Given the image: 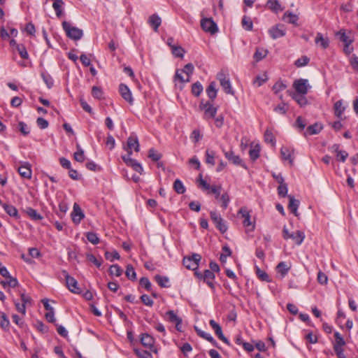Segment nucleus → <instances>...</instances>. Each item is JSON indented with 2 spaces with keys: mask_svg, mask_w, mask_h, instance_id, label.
<instances>
[{
  "mask_svg": "<svg viewBox=\"0 0 358 358\" xmlns=\"http://www.w3.org/2000/svg\"><path fill=\"white\" fill-rule=\"evenodd\" d=\"M268 54V50L264 48H257L255 54L254 59L256 62H259L262 59H264Z\"/></svg>",
  "mask_w": 358,
  "mask_h": 358,
  "instance_id": "473e14b6",
  "label": "nucleus"
},
{
  "mask_svg": "<svg viewBox=\"0 0 358 358\" xmlns=\"http://www.w3.org/2000/svg\"><path fill=\"white\" fill-rule=\"evenodd\" d=\"M148 157L154 162H157L162 158V155L157 152L154 148H151L148 151Z\"/></svg>",
  "mask_w": 358,
  "mask_h": 358,
  "instance_id": "8fccbe9b",
  "label": "nucleus"
},
{
  "mask_svg": "<svg viewBox=\"0 0 358 358\" xmlns=\"http://www.w3.org/2000/svg\"><path fill=\"white\" fill-rule=\"evenodd\" d=\"M16 49L22 59H27L29 57L27 49L23 45H17Z\"/></svg>",
  "mask_w": 358,
  "mask_h": 358,
  "instance_id": "13d9d810",
  "label": "nucleus"
},
{
  "mask_svg": "<svg viewBox=\"0 0 358 358\" xmlns=\"http://www.w3.org/2000/svg\"><path fill=\"white\" fill-rule=\"evenodd\" d=\"M105 258L107 260L113 262L115 259H119L120 258V256L117 251H113V252H108L107 251L105 252Z\"/></svg>",
  "mask_w": 358,
  "mask_h": 358,
  "instance_id": "3c124183",
  "label": "nucleus"
},
{
  "mask_svg": "<svg viewBox=\"0 0 358 358\" xmlns=\"http://www.w3.org/2000/svg\"><path fill=\"white\" fill-rule=\"evenodd\" d=\"M171 51H172V54L175 57H180V58H182L185 53V50L181 46H177V45L172 46Z\"/></svg>",
  "mask_w": 358,
  "mask_h": 358,
  "instance_id": "a18cd8bd",
  "label": "nucleus"
},
{
  "mask_svg": "<svg viewBox=\"0 0 358 358\" xmlns=\"http://www.w3.org/2000/svg\"><path fill=\"white\" fill-rule=\"evenodd\" d=\"M62 28L64 30L66 36L74 41L80 39L83 36L82 29L73 26L70 22L64 21L62 22Z\"/></svg>",
  "mask_w": 358,
  "mask_h": 358,
  "instance_id": "f257e3e1",
  "label": "nucleus"
},
{
  "mask_svg": "<svg viewBox=\"0 0 358 358\" xmlns=\"http://www.w3.org/2000/svg\"><path fill=\"white\" fill-rule=\"evenodd\" d=\"M210 218L215 224L216 228L222 233L224 234L227 230V224L221 215L215 211L210 212Z\"/></svg>",
  "mask_w": 358,
  "mask_h": 358,
  "instance_id": "9d476101",
  "label": "nucleus"
},
{
  "mask_svg": "<svg viewBox=\"0 0 358 358\" xmlns=\"http://www.w3.org/2000/svg\"><path fill=\"white\" fill-rule=\"evenodd\" d=\"M155 280H156V282L158 283V285L161 287H171L169 278L166 276L156 275L155 276Z\"/></svg>",
  "mask_w": 358,
  "mask_h": 358,
  "instance_id": "a878e982",
  "label": "nucleus"
},
{
  "mask_svg": "<svg viewBox=\"0 0 358 358\" xmlns=\"http://www.w3.org/2000/svg\"><path fill=\"white\" fill-rule=\"evenodd\" d=\"M268 33L273 39H277L285 35V29L283 24H277L272 27Z\"/></svg>",
  "mask_w": 358,
  "mask_h": 358,
  "instance_id": "2eb2a0df",
  "label": "nucleus"
},
{
  "mask_svg": "<svg viewBox=\"0 0 358 358\" xmlns=\"http://www.w3.org/2000/svg\"><path fill=\"white\" fill-rule=\"evenodd\" d=\"M238 215H241L243 219V224L246 227V230L248 231H254L255 227V223L251 221V216L248 210L245 207H242L239 209Z\"/></svg>",
  "mask_w": 358,
  "mask_h": 358,
  "instance_id": "423d86ee",
  "label": "nucleus"
},
{
  "mask_svg": "<svg viewBox=\"0 0 358 358\" xmlns=\"http://www.w3.org/2000/svg\"><path fill=\"white\" fill-rule=\"evenodd\" d=\"M323 128L321 123L316 122L307 127L305 135H314L319 134Z\"/></svg>",
  "mask_w": 358,
  "mask_h": 358,
  "instance_id": "b1692460",
  "label": "nucleus"
},
{
  "mask_svg": "<svg viewBox=\"0 0 358 358\" xmlns=\"http://www.w3.org/2000/svg\"><path fill=\"white\" fill-rule=\"evenodd\" d=\"M287 191L288 189L287 184L285 183V182L282 183H280V185L278 187V193L279 196L285 197L287 196Z\"/></svg>",
  "mask_w": 358,
  "mask_h": 358,
  "instance_id": "603ef678",
  "label": "nucleus"
},
{
  "mask_svg": "<svg viewBox=\"0 0 358 358\" xmlns=\"http://www.w3.org/2000/svg\"><path fill=\"white\" fill-rule=\"evenodd\" d=\"M282 20L286 21L287 22L297 26V21L299 20V16L296 14H294L289 11H286L282 17Z\"/></svg>",
  "mask_w": 358,
  "mask_h": 358,
  "instance_id": "5701e85b",
  "label": "nucleus"
},
{
  "mask_svg": "<svg viewBox=\"0 0 358 358\" xmlns=\"http://www.w3.org/2000/svg\"><path fill=\"white\" fill-rule=\"evenodd\" d=\"M282 236L285 240L289 238L293 240L298 245H300L303 243L306 237L304 233L301 231H296L292 233H289L286 227H283Z\"/></svg>",
  "mask_w": 358,
  "mask_h": 358,
  "instance_id": "f03ea898",
  "label": "nucleus"
},
{
  "mask_svg": "<svg viewBox=\"0 0 358 358\" xmlns=\"http://www.w3.org/2000/svg\"><path fill=\"white\" fill-rule=\"evenodd\" d=\"M280 153H281L282 159L288 161L290 164H293V162H294V157H293L294 150H293V149H292L289 147L283 146L280 149Z\"/></svg>",
  "mask_w": 358,
  "mask_h": 358,
  "instance_id": "6ab92c4d",
  "label": "nucleus"
},
{
  "mask_svg": "<svg viewBox=\"0 0 358 358\" xmlns=\"http://www.w3.org/2000/svg\"><path fill=\"white\" fill-rule=\"evenodd\" d=\"M268 80L266 74L264 73L262 76H257L254 80V84L257 85V87L262 86Z\"/></svg>",
  "mask_w": 358,
  "mask_h": 358,
  "instance_id": "5fc2aeb1",
  "label": "nucleus"
},
{
  "mask_svg": "<svg viewBox=\"0 0 358 358\" xmlns=\"http://www.w3.org/2000/svg\"><path fill=\"white\" fill-rule=\"evenodd\" d=\"M140 341L141 344L144 347L149 348L151 351L155 353L157 352V349L155 348L154 345L155 339L151 335L147 333L142 334L141 336Z\"/></svg>",
  "mask_w": 358,
  "mask_h": 358,
  "instance_id": "ddd939ff",
  "label": "nucleus"
},
{
  "mask_svg": "<svg viewBox=\"0 0 358 358\" xmlns=\"http://www.w3.org/2000/svg\"><path fill=\"white\" fill-rule=\"evenodd\" d=\"M194 69V66L191 63H188L184 66L181 71L186 73L187 77L189 79L190 75L193 73Z\"/></svg>",
  "mask_w": 358,
  "mask_h": 358,
  "instance_id": "e2e57ef3",
  "label": "nucleus"
},
{
  "mask_svg": "<svg viewBox=\"0 0 358 358\" xmlns=\"http://www.w3.org/2000/svg\"><path fill=\"white\" fill-rule=\"evenodd\" d=\"M216 83L211 82L208 87L206 88V94L210 99L213 101L217 96Z\"/></svg>",
  "mask_w": 358,
  "mask_h": 358,
  "instance_id": "cd10ccee",
  "label": "nucleus"
},
{
  "mask_svg": "<svg viewBox=\"0 0 358 358\" xmlns=\"http://www.w3.org/2000/svg\"><path fill=\"white\" fill-rule=\"evenodd\" d=\"M209 324L211 327V328L213 329L215 334L218 337V338L220 340H221L222 342H224V343H226L227 345H230L229 341L223 334L221 326L217 322H216L214 320H210L209 321Z\"/></svg>",
  "mask_w": 358,
  "mask_h": 358,
  "instance_id": "f8f14e48",
  "label": "nucleus"
},
{
  "mask_svg": "<svg viewBox=\"0 0 358 358\" xmlns=\"http://www.w3.org/2000/svg\"><path fill=\"white\" fill-rule=\"evenodd\" d=\"M288 198L289 199L288 208L292 213H293L295 215H297V209L299 206V201L295 199L292 196L289 195Z\"/></svg>",
  "mask_w": 358,
  "mask_h": 358,
  "instance_id": "bb28decb",
  "label": "nucleus"
},
{
  "mask_svg": "<svg viewBox=\"0 0 358 358\" xmlns=\"http://www.w3.org/2000/svg\"><path fill=\"white\" fill-rule=\"evenodd\" d=\"M64 5V1L60 0V2L54 1L52 4V7L56 13V15L58 17H60L62 15V6Z\"/></svg>",
  "mask_w": 358,
  "mask_h": 358,
  "instance_id": "de8ad7c7",
  "label": "nucleus"
},
{
  "mask_svg": "<svg viewBox=\"0 0 358 358\" xmlns=\"http://www.w3.org/2000/svg\"><path fill=\"white\" fill-rule=\"evenodd\" d=\"M241 24H242L243 27L246 31H251L252 29L253 23H252V21L250 19V17L245 16V15L243 16L242 21H241Z\"/></svg>",
  "mask_w": 358,
  "mask_h": 358,
  "instance_id": "58836bf2",
  "label": "nucleus"
},
{
  "mask_svg": "<svg viewBox=\"0 0 358 358\" xmlns=\"http://www.w3.org/2000/svg\"><path fill=\"white\" fill-rule=\"evenodd\" d=\"M201 256L199 254H192V256L185 257L182 262L183 265L190 270H196L199 267V262H201Z\"/></svg>",
  "mask_w": 358,
  "mask_h": 358,
  "instance_id": "39448f33",
  "label": "nucleus"
},
{
  "mask_svg": "<svg viewBox=\"0 0 358 358\" xmlns=\"http://www.w3.org/2000/svg\"><path fill=\"white\" fill-rule=\"evenodd\" d=\"M264 140L266 143H271L272 145H274L275 143V139L273 134V133L269 131L266 130L264 133Z\"/></svg>",
  "mask_w": 358,
  "mask_h": 358,
  "instance_id": "864d4df0",
  "label": "nucleus"
},
{
  "mask_svg": "<svg viewBox=\"0 0 358 358\" xmlns=\"http://www.w3.org/2000/svg\"><path fill=\"white\" fill-rule=\"evenodd\" d=\"M123 271L121 267L117 264H113L110 266L109 268V273L111 275L119 277L122 275Z\"/></svg>",
  "mask_w": 358,
  "mask_h": 358,
  "instance_id": "ea45409f",
  "label": "nucleus"
},
{
  "mask_svg": "<svg viewBox=\"0 0 358 358\" xmlns=\"http://www.w3.org/2000/svg\"><path fill=\"white\" fill-rule=\"evenodd\" d=\"M201 27L202 29L212 35L218 32V27L212 17H203L201 20Z\"/></svg>",
  "mask_w": 358,
  "mask_h": 358,
  "instance_id": "7ed1b4c3",
  "label": "nucleus"
},
{
  "mask_svg": "<svg viewBox=\"0 0 358 358\" xmlns=\"http://www.w3.org/2000/svg\"><path fill=\"white\" fill-rule=\"evenodd\" d=\"M3 208L10 217H14L15 218L19 217L17 210L15 206L4 203L3 204Z\"/></svg>",
  "mask_w": 358,
  "mask_h": 358,
  "instance_id": "c85d7f7f",
  "label": "nucleus"
},
{
  "mask_svg": "<svg viewBox=\"0 0 358 358\" xmlns=\"http://www.w3.org/2000/svg\"><path fill=\"white\" fill-rule=\"evenodd\" d=\"M305 95L306 94L295 93L293 94L292 98L300 106H305L308 103V100Z\"/></svg>",
  "mask_w": 358,
  "mask_h": 358,
  "instance_id": "c756f323",
  "label": "nucleus"
},
{
  "mask_svg": "<svg viewBox=\"0 0 358 358\" xmlns=\"http://www.w3.org/2000/svg\"><path fill=\"white\" fill-rule=\"evenodd\" d=\"M41 77L48 88L50 89L54 85V80L52 76L50 74L43 72L41 73Z\"/></svg>",
  "mask_w": 358,
  "mask_h": 358,
  "instance_id": "79ce46f5",
  "label": "nucleus"
},
{
  "mask_svg": "<svg viewBox=\"0 0 358 358\" xmlns=\"http://www.w3.org/2000/svg\"><path fill=\"white\" fill-rule=\"evenodd\" d=\"M266 6L271 11L275 13L284 10L278 0H268Z\"/></svg>",
  "mask_w": 358,
  "mask_h": 358,
  "instance_id": "4be33fe9",
  "label": "nucleus"
},
{
  "mask_svg": "<svg viewBox=\"0 0 358 358\" xmlns=\"http://www.w3.org/2000/svg\"><path fill=\"white\" fill-rule=\"evenodd\" d=\"M125 275L128 278V279H129L131 280H136V271H135L134 267L130 264L127 265V266Z\"/></svg>",
  "mask_w": 358,
  "mask_h": 358,
  "instance_id": "37998d69",
  "label": "nucleus"
},
{
  "mask_svg": "<svg viewBox=\"0 0 358 358\" xmlns=\"http://www.w3.org/2000/svg\"><path fill=\"white\" fill-rule=\"evenodd\" d=\"M315 42L317 45H320L322 48L326 49L329 46V40L324 38L322 34L317 33L315 37Z\"/></svg>",
  "mask_w": 358,
  "mask_h": 358,
  "instance_id": "393cba45",
  "label": "nucleus"
},
{
  "mask_svg": "<svg viewBox=\"0 0 358 358\" xmlns=\"http://www.w3.org/2000/svg\"><path fill=\"white\" fill-rule=\"evenodd\" d=\"M134 149V151L138 152L140 150L138 137L135 134H131L127 139V148L126 150H131Z\"/></svg>",
  "mask_w": 358,
  "mask_h": 358,
  "instance_id": "a211bd4d",
  "label": "nucleus"
},
{
  "mask_svg": "<svg viewBox=\"0 0 358 358\" xmlns=\"http://www.w3.org/2000/svg\"><path fill=\"white\" fill-rule=\"evenodd\" d=\"M309 62V58L306 56H303L301 58H299L295 62V65L297 67H302L308 64Z\"/></svg>",
  "mask_w": 358,
  "mask_h": 358,
  "instance_id": "680f3d73",
  "label": "nucleus"
},
{
  "mask_svg": "<svg viewBox=\"0 0 358 358\" xmlns=\"http://www.w3.org/2000/svg\"><path fill=\"white\" fill-rule=\"evenodd\" d=\"M166 318L169 322L176 324L178 331H182V319L173 310H168L166 313Z\"/></svg>",
  "mask_w": 358,
  "mask_h": 358,
  "instance_id": "4468645a",
  "label": "nucleus"
},
{
  "mask_svg": "<svg viewBox=\"0 0 358 358\" xmlns=\"http://www.w3.org/2000/svg\"><path fill=\"white\" fill-rule=\"evenodd\" d=\"M26 213L33 220H41L43 219V216L41 215H40L34 208H27L26 209Z\"/></svg>",
  "mask_w": 358,
  "mask_h": 358,
  "instance_id": "4c0bfd02",
  "label": "nucleus"
},
{
  "mask_svg": "<svg viewBox=\"0 0 358 358\" xmlns=\"http://www.w3.org/2000/svg\"><path fill=\"white\" fill-rule=\"evenodd\" d=\"M203 87L201 83L199 81L194 83L192 85V93L195 96H199L203 92Z\"/></svg>",
  "mask_w": 358,
  "mask_h": 358,
  "instance_id": "2f4dec72",
  "label": "nucleus"
},
{
  "mask_svg": "<svg viewBox=\"0 0 358 358\" xmlns=\"http://www.w3.org/2000/svg\"><path fill=\"white\" fill-rule=\"evenodd\" d=\"M310 87L311 86L307 79L299 78L295 80L293 83V88L297 94H306Z\"/></svg>",
  "mask_w": 358,
  "mask_h": 358,
  "instance_id": "0eeeda50",
  "label": "nucleus"
},
{
  "mask_svg": "<svg viewBox=\"0 0 358 358\" xmlns=\"http://www.w3.org/2000/svg\"><path fill=\"white\" fill-rule=\"evenodd\" d=\"M206 162L207 164L214 166L215 164V152L207 150L206 151Z\"/></svg>",
  "mask_w": 358,
  "mask_h": 358,
  "instance_id": "09e8293b",
  "label": "nucleus"
},
{
  "mask_svg": "<svg viewBox=\"0 0 358 358\" xmlns=\"http://www.w3.org/2000/svg\"><path fill=\"white\" fill-rule=\"evenodd\" d=\"M199 108L201 110L204 112V119L209 120L211 118H214L217 112V108L213 106V105L210 101H204L202 100L200 102Z\"/></svg>",
  "mask_w": 358,
  "mask_h": 358,
  "instance_id": "20e7f679",
  "label": "nucleus"
},
{
  "mask_svg": "<svg viewBox=\"0 0 358 358\" xmlns=\"http://www.w3.org/2000/svg\"><path fill=\"white\" fill-rule=\"evenodd\" d=\"M76 147L77 151L74 153V159L78 162H83L85 160L84 151L78 144Z\"/></svg>",
  "mask_w": 358,
  "mask_h": 358,
  "instance_id": "c03bdc74",
  "label": "nucleus"
},
{
  "mask_svg": "<svg viewBox=\"0 0 358 358\" xmlns=\"http://www.w3.org/2000/svg\"><path fill=\"white\" fill-rule=\"evenodd\" d=\"M141 300L143 304L150 307H152L154 304L153 300L147 294H143L141 296Z\"/></svg>",
  "mask_w": 358,
  "mask_h": 358,
  "instance_id": "774afa93",
  "label": "nucleus"
},
{
  "mask_svg": "<svg viewBox=\"0 0 358 358\" xmlns=\"http://www.w3.org/2000/svg\"><path fill=\"white\" fill-rule=\"evenodd\" d=\"M86 257L87 259L92 262L93 264H94V265L99 268L101 266V264H102V260H99V259H97L94 255H93L92 254H87L86 255Z\"/></svg>",
  "mask_w": 358,
  "mask_h": 358,
  "instance_id": "052dcab7",
  "label": "nucleus"
},
{
  "mask_svg": "<svg viewBox=\"0 0 358 358\" xmlns=\"http://www.w3.org/2000/svg\"><path fill=\"white\" fill-rule=\"evenodd\" d=\"M335 115L340 117L343 113L345 108L343 106L342 100H338L334 103Z\"/></svg>",
  "mask_w": 358,
  "mask_h": 358,
  "instance_id": "72a5a7b5",
  "label": "nucleus"
},
{
  "mask_svg": "<svg viewBox=\"0 0 358 358\" xmlns=\"http://www.w3.org/2000/svg\"><path fill=\"white\" fill-rule=\"evenodd\" d=\"M173 189L174 190L180 194H184L185 192V187L183 185L182 181L180 179H176L173 182Z\"/></svg>",
  "mask_w": 358,
  "mask_h": 358,
  "instance_id": "e433bc0d",
  "label": "nucleus"
},
{
  "mask_svg": "<svg viewBox=\"0 0 358 358\" xmlns=\"http://www.w3.org/2000/svg\"><path fill=\"white\" fill-rule=\"evenodd\" d=\"M287 87V85L284 84L282 81H278L274 84L273 86V90L275 94L284 90Z\"/></svg>",
  "mask_w": 358,
  "mask_h": 358,
  "instance_id": "bf43d9fd",
  "label": "nucleus"
},
{
  "mask_svg": "<svg viewBox=\"0 0 358 358\" xmlns=\"http://www.w3.org/2000/svg\"><path fill=\"white\" fill-rule=\"evenodd\" d=\"M0 327L4 331H8L10 327V322L5 313H1L0 315Z\"/></svg>",
  "mask_w": 358,
  "mask_h": 358,
  "instance_id": "f704fd0d",
  "label": "nucleus"
},
{
  "mask_svg": "<svg viewBox=\"0 0 358 358\" xmlns=\"http://www.w3.org/2000/svg\"><path fill=\"white\" fill-rule=\"evenodd\" d=\"M217 78L220 80V85L225 93L232 95L234 94V91L231 87L229 78L227 75L221 71L217 73Z\"/></svg>",
  "mask_w": 358,
  "mask_h": 358,
  "instance_id": "1a4fd4ad",
  "label": "nucleus"
},
{
  "mask_svg": "<svg viewBox=\"0 0 358 358\" xmlns=\"http://www.w3.org/2000/svg\"><path fill=\"white\" fill-rule=\"evenodd\" d=\"M62 275L66 280V284L69 291L75 294H79L80 292V289L78 286L77 280L74 278L71 277L65 270L62 271Z\"/></svg>",
  "mask_w": 358,
  "mask_h": 358,
  "instance_id": "6e6552de",
  "label": "nucleus"
},
{
  "mask_svg": "<svg viewBox=\"0 0 358 358\" xmlns=\"http://www.w3.org/2000/svg\"><path fill=\"white\" fill-rule=\"evenodd\" d=\"M259 152H260V146L259 145H255L252 147H251L250 151H249V155L250 159L252 161L256 160L259 157Z\"/></svg>",
  "mask_w": 358,
  "mask_h": 358,
  "instance_id": "c9c22d12",
  "label": "nucleus"
},
{
  "mask_svg": "<svg viewBox=\"0 0 358 358\" xmlns=\"http://www.w3.org/2000/svg\"><path fill=\"white\" fill-rule=\"evenodd\" d=\"M224 155L225 157L233 164L236 166H241V167L247 169V166L245 165V164L243 162L242 159L238 155H235L234 151H224Z\"/></svg>",
  "mask_w": 358,
  "mask_h": 358,
  "instance_id": "9b49d317",
  "label": "nucleus"
},
{
  "mask_svg": "<svg viewBox=\"0 0 358 358\" xmlns=\"http://www.w3.org/2000/svg\"><path fill=\"white\" fill-rule=\"evenodd\" d=\"M92 94L94 98L101 99L103 96V92L100 87L94 86L92 89Z\"/></svg>",
  "mask_w": 358,
  "mask_h": 358,
  "instance_id": "69168bd1",
  "label": "nucleus"
},
{
  "mask_svg": "<svg viewBox=\"0 0 358 358\" xmlns=\"http://www.w3.org/2000/svg\"><path fill=\"white\" fill-rule=\"evenodd\" d=\"M140 285L145 287V289L149 291L151 289V282L149 279L146 277H143L140 279L139 281Z\"/></svg>",
  "mask_w": 358,
  "mask_h": 358,
  "instance_id": "338daca9",
  "label": "nucleus"
},
{
  "mask_svg": "<svg viewBox=\"0 0 358 358\" xmlns=\"http://www.w3.org/2000/svg\"><path fill=\"white\" fill-rule=\"evenodd\" d=\"M256 273H257V275L258 276V278L261 280H263L265 282L270 281L268 275L265 271L261 270L259 268H257Z\"/></svg>",
  "mask_w": 358,
  "mask_h": 358,
  "instance_id": "6e6d98bb",
  "label": "nucleus"
},
{
  "mask_svg": "<svg viewBox=\"0 0 358 358\" xmlns=\"http://www.w3.org/2000/svg\"><path fill=\"white\" fill-rule=\"evenodd\" d=\"M86 238L87 241L93 245H97L100 242L99 238L94 232H87L86 234Z\"/></svg>",
  "mask_w": 358,
  "mask_h": 358,
  "instance_id": "49530a36",
  "label": "nucleus"
},
{
  "mask_svg": "<svg viewBox=\"0 0 358 358\" xmlns=\"http://www.w3.org/2000/svg\"><path fill=\"white\" fill-rule=\"evenodd\" d=\"M334 337L336 338V344L334 345V347L342 348L345 344V342L343 338L341 336V335L338 332H336L334 334Z\"/></svg>",
  "mask_w": 358,
  "mask_h": 358,
  "instance_id": "4d7b16f0",
  "label": "nucleus"
},
{
  "mask_svg": "<svg viewBox=\"0 0 358 358\" xmlns=\"http://www.w3.org/2000/svg\"><path fill=\"white\" fill-rule=\"evenodd\" d=\"M277 269L278 273L285 276L288 273L290 267L285 262H281L278 264Z\"/></svg>",
  "mask_w": 358,
  "mask_h": 358,
  "instance_id": "a19ab883",
  "label": "nucleus"
},
{
  "mask_svg": "<svg viewBox=\"0 0 358 358\" xmlns=\"http://www.w3.org/2000/svg\"><path fill=\"white\" fill-rule=\"evenodd\" d=\"M182 72L180 70H177L175 74L174 80H178L182 83H187L189 81V79L188 77L186 78H184V76L182 75Z\"/></svg>",
  "mask_w": 358,
  "mask_h": 358,
  "instance_id": "0e129e2a",
  "label": "nucleus"
},
{
  "mask_svg": "<svg viewBox=\"0 0 358 358\" xmlns=\"http://www.w3.org/2000/svg\"><path fill=\"white\" fill-rule=\"evenodd\" d=\"M119 91L122 97L129 102L130 104H133L134 99L132 96L131 92L129 88L125 84H120L119 86Z\"/></svg>",
  "mask_w": 358,
  "mask_h": 358,
  "instance_id": "dca6fc26",
  "label": "nucleus"
},
{
  "mask_svg": "<svg viewBox=\"0 0 358 358\" xmlns=\"http://www.w3.org/2000/svg\"><path fill=\"white\" fill-rule=\"evenodd\" d=\"M84 213L81 210L79 205L76 203L73 205V212L71 213V217L73 222L78 224L84 218Z\"/></svg>",
  "mask_w": 358,
  "mask_h": 358,
  "instance_id": "f3484780",
  "label": "nucleus"
},
{
  "mask_svg": "<svg viewBox=\"0 0 358 358\" xmlns=\"http://www.w3.org/2000/svg\"><path fill=\"white\" fill-rule=\"evenodd\" d=\"M18 173L24 178H31L32 172L30 165L26 163L20 166L18 168Z\"/></svg>",
  "mask_w": 358,
  "mask_h": 358,
  "instance_id": "412c9836",
  "label": "nucleus"
},
{
  "mask_svg": "<svg viewBox=\"0 0 358 358\" xmlns=\"http://www.w3.org/2000/svg\"><path fill=\"white\" fill-rule=\"evenodd\" d=\"M148 22L152 27L153 30L157 32L162 24V19L157 14H152L149 17Z\"/></svg>",
  "mask_w": 358,
  "mask_h": 358,
  "instance_id": "aec40b11",
  "label": "nucleus"
},
{
  "mask_svg": "<svg viewBox=\"0 0 358 358\" xmlns=\"http://www.w3.org/2000/svg\"><path fill=\"white\" fill-rule=\"evenodd\" d=\"M336 36L339 40L343 43V44H352L353 42V41L347 36L344 29H341L338 32H337Z\"/></svg>",
  "mask_w": 358,
  "mask_h": 358,
  "instance_id": "7c9ffc66",
  "label": "nucleus"
}]
</instances>
